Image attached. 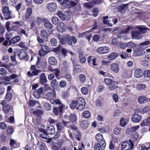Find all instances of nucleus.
Wrapping results in <instances>:
<instances>
[{
	"mask_svg": "<svg viewBox=\"0 0 150 150\" xmlns=\"http://www.w3.org/2000/svg\"><path fill=\"white\" fill-rule=\"evenodd\" d=\"M77 102V104L76 109L79 110H82L83 109L85 105V100L83 98L79 97Z\"/></svg>",
	"mask_w": 150,
	"mask_h": 150,
	"instance_id": "7ed1b4c3",
	"label": "nucleus"
},
{
	"mask_svg": "<svg viewBox=\"0 0 150 150\" xmlns=\"http://www.w3.org/2000/svg\"><path fill=\"white\" fill-rule=\"evenodd\" d=\"M12 97L11 93L10 92H7L5 97V99L7 101H9Z\"/></svg>",
	"mask_w": 150,
	"mask_h": 150,
	"instance_id": "de8ad7c7",
	"label": "nucleus"
},
{
	"mask_svg": "<svg viewBox=\"0 0 150 150\" xmlns=\"http://www.w3.org/2000/svg\"><path fill=\"white\" fill-rule=\"evenodd\" d=\"M33 94L34 97L36 98H39L41 95L37 90H35L33 92Z\"/></svg>",
	"mask_w": 150,
	"mask_h": 150,
	"instance_id": "4d7b16f0",
	"label": "nucleus"
},
{
	"mask_svg": "<svg viewBox=\"0 0 150 150\" xmlns=\"http://www.w3.org/2000/svg\"><path fill=\"white\" fill-rule=\"evenodd\" d=\"M44 107L47 110H50L52 109L50 104L47 103H45L44 104Z\"/></svg>",
	"mask_w": 150,
	"mask_h": 150,
	"instance_id": "864d4df0",
	"label": "nucleus"
},
{
	"mask_svg": "<svg viewBox=\"0 0 150 150\" xmlns=\"http://www.w3.org/2000/svg\"><path fill=\"white\" fill-rule=\"evenodd\" d=\"M18 56L20 59H23L28 61V56L25 52L21 50L18 54Z\"/></svg>",
	"mask_w": 150,
	"mask_h": 150,
	"instance_id": "6e6552de",
	"label": "nucleus"
},
{
	"mask_svg": "<svg viewBox=\"0 0 150 150\" xmlns=\"http://www.w3.org/2000/svg\"><path fill=\"white\" fill-rule=\"evenodd\" d=\"M48 61L49 63L53 65H55L57 64V61L55 57H50L49 58Z\"/></svg>",
	"mask_w": 150,
	"mask_h": 150,
	"instance_id": "412c9836",
	"label": "nucleus"
},
{
	"mask_svg": "<svg viewBox=\"0 0 150 150\" xmlns=\"http://www.w3.org/2000/svg\"><path fill=\"white\" fill-rule=\"evenodd\" d=\"M46 132L49 134H54L55 130L54 126L51 125L48 126L46 128Z\"/></svg>",
	"mask_w": 150,
	"mask_h": 150,
	"instance_id": "4468645a",
	"label": "nucleus"
},
{
	"mask_svg": "<svg viewBox=\"0 0 150 150\" xmlns=\"http://www.w3.org/2000/svg\"><path fill=\"white\" fill-rule=\"evenodd\" d=\"M70 120L72 122H74L76 120V116L75 114H71L70 116Z\"/></svg>",
	"mask_w": 150,
	"mask_h": 150,
	"instance_id": "5fc2aeb1",
	"label": "nucleus"
},
{
	"mask_svg": "<svg viewBox=\"0 0 150 150\" xmlns=\"http://www.w3.org/2000/svg\"><path fill=\"white\" fill-rule=\"evenodd\" d=\"M96 139L97 141L101 144V149L104 150L106 145V144L103 139L102 135L100 133L97 134L96 136Z\"/></svg>",
	"mask_w": 150,
	"mask_h": 150,
	"instance_id": "20e7f679",
	"label": "nucleus"
},
{
	"mask_svg": "<svg viewBox=\"0 0 150 150\" xmlns=\"http://www.w3.org/2000/svg\"><path fill=\"white\" fill-rule=\"evenodd\" d=\"M52 21L53 24L56 25L58 23L59 19L56 17H54L52 18Z\"/></svg>",
	"mask_w": 150,
	"mask_h": 150,
	"instance_id": "6e6d98bb",
	"label": "nucleus"
},
{
	"mask_svg": "<svg viewBox=\"0 0 150 150\" xmlns=\"http://www.w3.org/2000/svg\"><path fill=\"white\" fill-rule=\"evenodd\" d=\"M7 74V71L3 68H0V74L2 75H5Z\"/></svg>",
	"mask_w": 150,
	"mask_h": 150,
	"instance_id": "e2e57ef3",
	"label": "nucleus"
},
{
	"mask_svg": "<svg viewBox=\"0 0 150 150\" xmlns=\"http://www.w3.org/2000/svg\"><path fill=\"white\" fill-rule=\"evenodd\" d=\"M40 82L42 84H45L47 81L46 77L45 76L44 73H42L40 76Z\"/></svg>",
	"mask_w": 150,
	"mask_h": 150,
	"instance_id": "b1692460",
	"label": "nucleus"
},
{
	"mask_svg": "<svg viewBox=\"0 0 150 150\" xmlns=\"http://www.w3.org/2000/svg\"><path fill=\"white\" fill-rule=\"evenodd\" d=\"M146 87V86L145 84H141L137 85V89L138 90H141L144 89Z\"/></svg>",
	"mask_w": 150,
	"mask_h": 150,
	"instance_id": "8fccbe9b",
	"label": "nucleus"
},
{
	"mask_svg": "<svg viewBox=\"0 0 150 150\" xmlns=\"http://www.w3.org/2000/svg\"><path fill=\"white\" fill-rule=\"evenodd\" d=\"M22 26V24L20 22L16 21L13 23L12 28L14 30L17 31L19 29L20 26Z\"/></svg>",
	"mask_w": 150,
	"mask_h": 150,
	"instance_id": "a211bd4d",
	"label": "nucleus"
},
{
	"mask_svg": "<svg viewBox=\"0 0 150 150\" xmlns=\"http://www.w3.org/2000/svg\"><path fill=\"white\" fill-rule=\"evenodd\" d=\"M117 87V86L116 82L115 81H113L111 84L109 85L108 88L109 90L111 91H112L114 90Z\"/></svg>",
	"mask_w": 150,
	"mask_h": 150,
	"instance_id": "5701e85b",
	"label": "nucleus"
},
{
	"mask_svg": "<svg viewBox=\"0 0 150 150\" xmlns=\"http://www.w3.org/2000/svg\"><path fill=\"white\" fill-rule=\"evenodd\" d=\"M81 70V66L76 64H74L73 67V71L75 73L79 72Z\"/></svg>",
	"mask_w": 150,
	"mask_h": 150,
	"instance_id": "4be33fe9",
	"label": "nucleus"
},
{
	"mask_svg": "<svg viewBox=\"0 0 150 150\" xmlns=\"http://www.w3.org/2000/svg\"><path fill=\"white\" fill-rule=\"evenodd\" d=\"M144 74V76L145 77L150 78V69L145 71Z\"/></svg>",
	"mask_w": 150,
	"mask_h": 150,
	"instance_id": "09e8293b",
	"label": "nucleus"
},
{
	"mask_svg": "<svg viewBox=\"0 0 150 150\" xmlns=\"http://www.w3.org/2000/svg\"><path fill=\"white\" fill-rule=\"evenodd\" d=\"M3 13L5 17V19L7 20L12 17L11 12L8 6H4L3 8Z\"/></svg>",
	"mask_w": 150,
	"mask_h": 150,
	"instance_id": "39448f33",
	"label": "nucleus"
},
{
	"mask_svg": "<svg viewBox=\"0 0 150 150\" xmlns=\"http://www.w3.org/2000/svg\"><path fill=\"white\" fill-rule=\"evenodd\" d=\"M100 38V36L98 34H95L93 37V40L96 42H98Z\"/></svg>",
	"mask_w": 150,
	"mask_h": 150,
	"instance_id": "49530a36",
	"label": "nucleus"
},
{
	"mask_svg": "<svg viewBox=\"0 0 150 150\" xmlns=\"http://www.w3.org/2000/svg\"><path fill=\"white\" fill-rule=\"evenodd\" d=\"M58 130L61 131L62 129L64 128V126L61 123L57 124H56Z\"/></svg>",
	"mask_w": 150,
	"mask_h": 150,
	"instance_id": "052dcab7",
	"label": "nucleus"
},
{
	"mask_svg": "<svg viewBox=\"0 0 150 150\" xmlns=\"http://www.w3.org/2000/svg\"><path fill=\"white\" fill-rule=\"evenodd\" d=\"M123 84L124 87L125 88V91L128 93H130V90L131 89V87L128 86V85L126 83Z\"/></svg>",
	"mask_w": 150,
	"mask_h": 150,
	"instance_id": "2f4dec72",
	"label": "nucleus"
},
{
	"mask_svg": "<svg viewBox=\"0 0 150 150\" xmlns=\"http://www.w3.org/2000/svg\"><path fill=\"white\" fill-rule=\"evenodd\" d=\"M58 85V81L56 79L52 80L51 83V86L52 87H54L57 86Z\"/></svg>",
	"mask_w": 150,
	"mask_h": 150,
	"instance_id": "ea45409f",
	"label": "nucleus"
},
{
	"mask_svg": "<svg viewBox=\"0 0 150 150\" xmlns=\"http://www.w3.org/2000/svg\"><path fill=\"white\" fill-rule=\"evenodd\" d=\"M91 114L90 112L88 111H84L83 113V117L86 118H88L90 117Z\"/></svg>",
	"mask_w": 150,
	"mask_h": 150,
	"instance_id": "4c0bfd02",
	"label": "nucleus"
},
{
	"mask_svg": "<svg viewBox=\"0 0 150 150\" xmlns=\"http://www.w3.org/2000/svg\"><path fill=\"white\" fill-rule=\"evenodd\" d=\"M57 29L60 32H64L65 30V26L63 23H61L58 25Z\"/></svg>",
	"mask_w": 150,
	"mask_h": 150,
	"instance_id": "2eb2a0df",
	"label": "nucleus"
},
{
	"mask_svg": "<svg viewBox=\"0 0 150 150\" xmlns=\"http://www.w3.org/2000/svg\"><path fill=\"white\" fill-rule=\"evenodd\" d=\"M136 44L134 43L129 42L127 43V48H134L136 47Z\"/></svg>",
	"mask_w": 150,
	"mask_h": 150,
	"instance_id": "c85d7f7f",
	"label": "nucleus"
},
{
	"mask_svg": "<svg viewBox=\"0 0 150 150\" xmlns=\"http://www.w3.org/2000/svg\"><path fill=\"white\" fill-rule=\"evenodd\" d=\"M148 100V98L143 96H141L138 97V101L139 103L142 104Z\"/></svg>",
	"mask_w": 150,
	"mask_h": 150,
	"instance_id": "aec40b11",
	"label": "nucleus"
},
{
	"mask_svg": "<svg viewBox=\"0 0 150 150\" xmlns=\"http://www.w3.org/2000/svg\"><path fill=\"white\" fill-rule=\"evenodd\" d=\"M117 56V54L116 53H113L108 55V58L110 60H111L115 58Z\"/></svg>",
	"mask_w": 150,
	"mask_h": 150,
	"instance_id": "e433bc0d",
	"label": "nucleus"
},
{
	"mask_svg": "<svg viewBox=\"0 0 150 150\" xmlns=\"http://www.w3.org/2000/svg\"><path fill=\"white\" fill-rule=\"evenodd\" d=\"M119 47L121 48L125 49L127 47V43L121 42L120 44Z\"/></svg>",
	"mask_w": 150,
	"mask_h": 150,
	"instance_id": "69168bd1",
	"label": "nucleus"
},
{
	"mask_svg": "<svg viewBox=\"0 0 150 150\" xmlns=\"http://www.w3.org/2000/svg\"><path fill=\"white\" fill-rule=\"evenodd\" d=\"M89 124L86 121H83L81 122V127L83 129H86L88 126Z\"/></svg>",
	"mask_w": 150,
	"mask_h": 150,
	"instance_id": "bb28decb",
	"label": "nucleus"
},
{
	"mask_svg": "<svg viewBox=\"0 0 150 150\" xmlns=\"http://www.w3.org/2000/svg\"><path fill=\"white\" fill-rule=\"evenodd\" d=\"M109 49L107 47H99L97 49V52L100 54H105L109 52Z\"/></svg>",
	"mask_w": 150,
	"mask_h": 150,
	"instance_id": "9b49d317",
	"label": "nucleus"
},
{
	"mask_svg": "<svg viewBox=\"0 0 150 150\" xmlns=\"http://www.w3.org/2000/svg\"><path fill=\"white\" fill-rule=\"evenodd\" d=\"M35 68V66L34 65L31 66L30 68V70L28 72L27 75L30 77L33 76V75H37L38 73H40Z\"/></svg>",
	"mask_w": 150,
	"mask_h": 150,
	"instance_id": "423d86ee",
	"label": "nucleus"
},
{
	"mask_svg": "<svg viewBox=\"0 0 150 150\" xmlns=\"http://www.w3.org/2000/svg\"><path fill=\"white\" fill-rule=\"evenodd\" d=\"M10 108V105L8 104H6L3 107V110L5 113H7L9 111Z\"/></svg>",
	"mask_w": 150,
	"mask_h": 150,
	"instance_id": "7c9ffc66",
	"label": "nucleus"
},
{
	"mask_svg": "<svg viewBox=\"0 0 150 150\" xmlns=\"http://www.w3.org/2000/svg\"><path fill=\"white\" fill-rule=\"evenodd\" d=\"M55 93L54 91L52 92H49L47 93L45 96V98L48 100H50L51 103L52 104H54L53 98L55 97Z\"/></svg>",
	"mask_w": 150,
	"mask_h": 150,
	"instance_id": "0eeeda50",
	"label": "nucleus"
},
{
	"mask_svg": "<svg viewBox=\"0 0 150 150\" xmlns=\"http://www.w3.org/2000/svg\"><path fill=\"white\" fill-rule=\"evenodd\" d=\"M32 12V9L30 8H28L25 13V18L27 20L29 19L31 15Z\"/></svg>",
	"mask_w": 150,
	"mask_h": 150,
	"instance_id": "f3484780",
	"label": "nucleus"
},
{
	"mask_svg": "<svg viewBox=\"0 0 150 150\" xmlns=\"http://www.w3.org/2000/svg\"><path fill=\"white\" fill-rule=\"evenodd\" d=\"M81 91L83 95H86L88 93V89L86 87H83L81 88Z\"/></svg>",
	"mask_w": 150,
	"mask_h": 150,
	"instance_id": "473e14b6",
	"label": "nucleus"
},
{
	"mask_svg": "<svg viewBox=\"0 0 150 150\" xmlns=\"http://www.w3.org/2000/svg\"><path fill=\"white\" fill-rule=\"evenodd\" d=\"M66 38L67 40L68 44L69 45H72L73 42L74 44H76L77 42V40L76 38L72 36H70L68 35H66Z\"/></svg>",
	"mask_w": 150,
	"mask_h": 150,
	"instance_id": "1a4fd4ad",
	"label": "nucleus"
},
{
	"mask_svg": "<svg viewBox=\"0 0 150 150\" xmlns=\"http://www.w3.org/2000/svg\"><path fill=\"white\" fill-rule=\"evenodd\" d=\"M92 12L93 15L95 17H96L98 15V9L96 8H93L92 9Z\"/></svg>",
	"mask_w": 150,
	"mask_h": 150,
	"instance_id": "603ef678",
	"label": "nucleus"
},
{
	"mask_svg": "<svg viewBox=\"0 0 150 150\" xmlns=\"http://www.w3.org/2000/svg\"><path fill=\"white\" fill-rule=\"evenodd\" d=\"M138 29L133 31L132 33V39L135 38L137 39H139L142 38L141 35V33H146L148 28H147L138 27Z\"/></svg>",
	"mask_w": 150,
	"mask_h": 150,
	"instance_id": "f257e3e1",
	"label": "nucleus"
},
{
	"mask_svg": "<svg viewBox=\"0 0 150 150\" xmlns=\"http://www.w3.org/2000/svg\"><path fill=\"white\" fill-rule=\"evenodd\" d=\"M143 74V71L141 69H136L134 71V76L138 78L142 77Z\"/></svg>",
	"mask_w": 150,
	"mask_h": 150,
	"instance_id": "dca6fc26",
	"label": "nucleus"
},
{
	"mask_svg": "<svg viewBox=\"0 0 150 150\" xmlns=\"http://www.w3.org/2000/svg\"><path fill=\"white\" fill-rule=\"evenodd\" d=\"M141 119V116L137 114H135L132 116V120L133 122H139Z\"/></svg>",
	"mask_w": 150,
	"mask_h": 150,
	"instance_id": "ddd939ff",
	"label": "nucleus"
},
{
	"mask_svg": "<svg viewBox=\"0 0 150 150\" xmlns=\"http://www.w3.org/2000/svg\"><path fill=\"white\" fill-rule=\"evenodd\" d=\"M62 122L63 125L67 127L70 128V127H71L72 124L70 122H66L65 120H62Z\"/></svg>",
	"mask_w": 150,
	"mask_h": 150,
	"instance_id": "72a5a7b5",
	"label": "nucleus"
},
{
	"mask_svg": "<svg viewBox=\"0 0 150 150\" xmlns=\"http://www.w3.org/2000/svg\"><path fill=\"white\" fill-rule=\"evenodd\" d=\"M50 43L52 46H55L57 45V41L55 38H52L50 39Z\"/></svg>",
	"mask_w": 150,
	"mask_h": 150,
	"instance_id": "a19ab883",
	"label": "nucleus"
},
{
	"mask_svg": "<svg viewBox=\"0 0 150 150\" xmlns=\"http://www.w3.org/2000/svg\"><path fill=\"white\" fill-rule=\"evenodd\" d=\"M18 46L21 48L26 49L27 48V44L23 42H21L18 45Z\"/></svg>",
	"mask_w": 150,
	"mask_h": 150,
	"instance_id": "79ce46f5",
	"label": "nucleus"
},
{
	"mask_svg": "<svg viewBox=\"0 0 150 150\" xmlns=\"http://www.w3.org/2000/svg\"><path fill=\"white\" fill-rule=\"evenodd\" d=\"M149 125H150V117H148L147 118L145 122L143 121L141 123V125L142 126H149Z\"/></svg>",
	"mask_w": 150,
	"mask_h": 150,
	"instance_id": "c9c22d12",
	"label": "nucleus"
},
{
	"mask_svg": "<svg viewBox=\"0 0 150 150\" xmlns=\"http://www.w3.org/2000/svg\"><path fill=\"white\" fill-rule=\"evenodd\" d=\"M38 53L40 56L43 57L47 53V52L44 50L43 48H42L39 50Z\"/></svg>",
	"mask_w": 150,
	"mask_h": 150,
	"instance_id": "cd10ccee",
	"label": "nucleus"
},
{
	"mask_svg": "<svg viewBox=\"0 0 150 150\" xmlns=\"http://www.w3.org/2000/svg\"><path fill=\"white\" fill-rule=\"evenodd\" d=\"M79 79L80 81L83 83L86 80V77L83 74H80L79 75Z\"/></svg>",
	"mask_w": 150,
	"mask_h": 150,
	"instance_id": "37998d69",
	"label": "nucleus"
},
{
	"mask_svg": "<svg viewBox=\"0 0 150 150\" xmlns=\"http://www.w3.org/2000/svg\"><path fill=\"white\" fill-rule=\"evenodd\" d=\"M76 4V3L73 1H70L67 4V7L70 8L73 6H75Z\"/></svg>",
	"mask_w": 150,
	"mask_h": 150,
	"instance_id": "c03bdc74",
	"label": "nucleus"
},
{
	"mask_svg": "<svg viewBox=\"0 0 150 150\" xmlns=\"http://www.w3.org/2000/svg\"><path fill=\"white\" fill-rule=\"evenodd\" d=\"M132 138L129 140V143L128 142H122L121 145V149L122 150H129L133 149L134 146L132 142Z\"/></svg>",
	"mask_w": 150,
	"mask_h": 150,
	"instance_id": "f03ea898",
	"label": "nucleus"
},
{
	"mask_svg": "<svg viewBox=\"0 0 150 150\" xmlns=\"http://www.w3.org/2000/svg\"><path fill=\"white\" fill-rule=\"evenodd\" d=\"M111 70L115 73H117L119 71V66L116 63H112L110 65Z\"/></svg>",
	"mask_w": 150,
	"mask_h": 150,
	"instance_id": "f8f14e48",
	"label": "nucleus"
},
{
	"mask_svg": "<svg viewBox=\"0 0 150 150\" xmlns=\"http://www.w3.org/2000/svg\"><path fill=\"white\" fill-rule=\"evenodd\" d=\"M40 35L42 39L46 38L48 36L47 33L45 30H42L40 31Z\"/></svg>",
	"mask_w": 150,
	"mask_h": 150,
	"instance_id": "a878e982",
	"label": "nucleus"
},
{
	"mask_svg": "<svg viewBox=\"0 0 150 150\" xmlns=\"http://www.w3.org/2000/svg\"><path fill=\"white\" fill-rule=\"evenodd\" d=\"M150 44V40L142 42H141L139 44L140 46H146Z\"/></svg>",
	"mask_w": 150,
	"mask_h": 150,
	"instance_id": "774afa93",
	"label": "nucleus"
},
{
	"mask_svg": "<svg viewBox=\"0 0 150 150\" xmlns=\"http://www.w3.org/2000/svg\"><path fill=\"white\" fill-rule=\"evenodd\" d=\"M70 16L69 15V12H66L63 14L62 20L68 21L70 19Z\"/></svg>",
	"mask_w": 150,
	"mask_h": 150,
	"instance_id": "393cba45",
	"label": "nucleus"
},
{
	"mask_svg": "<svg viewBox=\"0 0 150 150\" xmlns=\"http://www.w3.org/2000/svg\"><path fill=\"white\" fill-rule=\"evenodd\" d=\"M45 26L47 29H51L52 27V25L50 22H47L44 23Z\"/></svg>",
	"mask_w": 150,
	"mask_h": 150,
	"instance_id": "a18cd8bd",
	"label": "nucleus"
},
{
	"mask_svg": "<svg viewBox=\"0 0 150 150\" xmlns=\"http://www.w3.org/2000/svg\"><path fill=\"white\" fill-rule=\"evenodd\" d=\"M59 85L61 87L64 88L66 85V82L64 80H62L59 82Z\"/></svg>",
	"mask_w": 150,
	"mask_h": 150,
	"instance_id": "338daca9",
	"label": "nucleus"
},
{
	"mask_svg": "<svg viewBox=\"0 0 150 150\" xmlns=\"http://www.w3.org/2000/svg\"><path fill=\"white\" fill-rule=\"evenodd\" d=\"M12 37V35L11 33L8 32L6 33L5 35V38L6 39L9 40Z\"/></svg>",
	"mask_w": 150,
	"mask_h": 150,
	"instance_id": "680f3d73",
	"label": "nucleus"
},
{
	"mask_svg": "<svg viewBox=\"0 0 150 150\" xmlns=\"http://www.w3.org/2000/svg\"><path fill=\"white\" fill-rule=\"evenodd\" d=\"M58 37L62 44H65L66 43L67 40L66 38V36L64 38H61L60 35H58Z\"/></svg>",
	"mask_w": 150,
	"mask_h": 150,
	"instance_id": "c756f323",
	"label": "nucleus"
},
{
	"mask_svg": "<svg viewBox=\"0 0 150 150\" xmlns=\"http://www.w3.org/2000/svg\"><path fill=\"white\" fill-rule=\"evenodd\" d=\"M43 39H42L40 37H38L37 38V40L38 42L40 44V45L42 47L43 45L42 44L44 42Z\"/></svg>",
	"mask_w": 150,
	"mask_h": 150,
	"instance_id": "13d9d810",
	"label": "nucleus"
},
{
	"mask_svg": "<svg viewBox=\"0 0 150 150\" xmlns=\"http://www.w3.org/2000/svg\"><path fill=\"white\" fill-rule=\"evenodd\" d=\"M101 144L100 143L95 144L94 146V149L95 150H100L101 149L102 146L101 147ZM101 150H102L101 149Z\"/></svg>",
	"mask_w": 150,
	"mask_h": 150,
	"instance_id": "bf43d9fd",
	"label": "nucleus"
},
{
	"mask_svg": "<svg viewBox=\"0 0 150 150\" xmlns=\"http://www.w3.org/2000/svg\"><path fill=\"white\" fill-rule=\"evenodd\" d=\"M13 131V129L12 127L10 126L8 128L7 133L9 134H11Z\"/></svg>",
	"mask_w": 150,
	"mask_h": 150,
	"instance_id": "0e129e2a",
	"label": "nucleus"
},
{
	"mask_svg": "<svg viewBox=\"0 0 150 150\" xmlns=\"http://www.w3.org/2000/svg\"><path fill=\"white\" fill-rule=\"evenodd\" d=\"M36 104H39V102L38 101L31 100L29 102V105L31 107H33Z\"/></svg>",
	"mask_w": 150,
	"mask_h": 150,
	"instance_id": "58836bf2",
	"label": "nucleus"
},
{
	"mask_svg": "<svg viewBox=\"0 0 150 150\" xmlns=\"http://www.w3.org/2000/svg\"><path fill=\"white\" fill-rule=\"evenodd\" d=\"M47 8L48 10L51 12H54L57 9V6L54 3H50L47 5Z\"/></svg>",
	"mask_w": 150,
	"mask_h": 150,
	"instance_id": "9d476101",
	"label": "nucleus"
},
{
	"mask_svg": "<svg viewBox=\"0 0 150 150\" xmlns=\"http://www.w3.org/2000/svg\"><path fill=\"white\" fill-rule=\"evenodd\" d=\"M132 28L131 26H127L126 28H125L124 30L122 31L121 33L123 34L126 33H128L130 29Z\"/></svg>",
	"mask_w": 150,
	"mask_h": 150,
	"instance_id": "3c124183",
	"label": "nucleus"
},
{
	"mask_svg": "<svg viewBox=\"0 0 150 150\" xmlns=\"http://www.w3.org/2000/svg\"><path fill=\"white\" fill-rule=\"evenodd\" d=\"M77 102L76 100H73L71 101L70 107L72 109H74L77 107Z\"/></svg>",
	"mask_w": 150,
	"mask_h": 150,
	"instance_id": "f704fd0d",
	"label": "nucleus"
},
{
	"mask_svg": "<svg viewBox=\"0 0 150 150\" xmlns=\"http://www.w3.org/2000/svg\"><path fill=\"white\" fill-rule=\"evenodd\" d=\"M20 40V37L19 36H17L13 38L9 42L10 45L14 44L19 41Z\"/></svg>",
	"mask_w": 150,
	"mask_h": 150,
	"instance_id": "6ab92c4d",
	"label": "nucleus"
}]
</instances>
